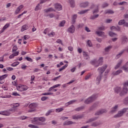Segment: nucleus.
<instances>
[{
	"mask_svg": "<svg viewBox=\"0 0 128 128\" xmlns=\"http://www.w3.org/2000/svg\"><path fill=\"white\" fill-rule=\"evenodd\" d=\"M46 120V118L44 117L34 118L31 120L33 124H29L28 127L32 128H39L40 127L38 126H42V124H44V122Z\"/></svg>",
	"mask_w": 128,
	"mask_h": 128,
	"instance_id": "nucleus-1",
	"label": "nucleus"
},
{
	"mask_svg": "<svg viewBox=\"0 0 128 128\" xmlns=\"http://www.w3.org/2000/svg\"><path fill=\"white\" fill-rule=\"evenodd\" d=\"M102 60H104V58H100L98 61H96V60H94L91 61L90 64L93 66H96V68H98V66L100 64H102Z\"/></svg>",
	"mask_w": 128,
	"mask_h": 128,
	"instance_id": "nucleus-2",
	"label": "nucleus"
},
{
	"mask_svg": "<svg viewBox=\"0 0 128 128\" xmlns=\"http://www.w3.org/2000/svg\"><path fill=\"white\" fill-rule=\"evenodd\" d=\"M16 88L18 92H26L28 90V87L26 85L20 84L16 86Z\"/></svg>",
	"mask_w": 128,
	"mask_h": 128,
	"instance_id": "nucleus-3",
	"label": "nucleus"
},
{
	"mask_svg": "<svg viewBox=\"0 0 128 128\" xmlns=\"http://www.w3.org/2000/svg\"><path fill=\"white\" fill-rule=\"evenodd\" d=\"M128 110V108H124L122 109V110L118 112V114L114 116V118H120V116H122L124 115V114L126 112V110Z\"/></svg>",
	"mask_w": 128,
	"mask_h": 128,
	"instance_id": "nucleus-4",
	"label": "nucleus"
},
{
	"mask_svg": "<svg viewBox=\"0 0 128 128\" xmlns=\"http://www.w3.org/2000/svg\"><path fill=\"white\" fill-rule=\"evenodd\" d=\"M16 111V109L14 108H10L9 110V111H2L0 112V114H2L3 116H10V112H14Z\"/></svg>",
	"mask_w": 128,
	"mask_h": 128,
	"instance_id": "nucleus-5",
	"label": "nucleus"
},
{
	"mask_svg": "<svg viewBox=\"0 0 128 128\" xmlns=\"http://www.w3.org/2000/svg\"><path fill=\"white\" fill-rule=\"evenodd\" d=\"M96 98V95H93L91 97H90L87 100H86L84 102L85 104H90L91 102H94V100Z\"/></svg>",
	"mask_w": 128,
	"mask_h": 128,
	"instance_id": "nucleus-6",
	"label": "nucleus"
},
{
	"mask_svg": "<svg viewBox=\"0 0 128 128\" xmlns=\"http://www.w3.org/2000/svg\"><path fill=\"white\" fill-rule=\"evenodd\" d=\"M106 68H108V66L106 65H104L102 68H98V70L100 74H104L106 69Z\"/></svg>",
	"mask_w": 128,
	"mask_h": 128,
	"instance_id": "nucleus-7",
	"label": "nucleus"
},
{
	"mask_svg": "<svg viewBox=\"0 0 128 128\" xmlns=\"http://www.w3.org/2000/svg\"><path fill=\"white\" fill-rule=\"evenodd\" d=\"M91 9H94L93 10V14H98V6H95V5H92L90 7Z\"/></svg>",
	"mask_w": 128,
	"mask_h": 128,
	"instance_id": "nucleus-8",
	"label": "nucleus"
},
{
	"mask_svg": "<svg viewBox=\"0 0 128 128\" xmlns=\"http://www.w3.org/2000/svg\"><path fill=\"white\" fill-rule=\"evenodd\" d=\"M88 4H90L88 2H82L80 4L79 6L80 8H86L88 6Z\"/></svg>",
	"mask_w": 128,
	"mask_h": 128,
	"instance_id": "nucleus-9",
	"label": "nucleus"
},
{
	"mask_svg": "<svg viewBox=\"0 0 128 128\" xmlns=\"http://www.w3.org/2000/svg\"><path fill=\"white\" fill-rule=\"evenodd\" d=\"M10 24L9 23L6 24L2 28V30L0 31V34H2V32H4L5 30H6V28H10Z\"/></svg>",
	"mask_w": 128,
	"mask_h": 128,
	"instance_id": "nucleus-10",
	"label": "nucleus"
},
{
	"mask_svg": "<svg viewBox=\"0 0 128 128\" xmlns=\"http://www.w3.org/2000/svg\"><path fill=\"white\" fill-rule=\"evenodd\" d=\"M76 28H74V26L72 25L68 28V32L70 34H74V32Z\"/></svg>",
	"mask_w": 128,
	"mask_h": 128,
	"instance_id": "nucleus-11",
	"label": "nucleus"
},
{
	"mask_svg": "<svg viewBox=\"0 0 128 128\" xmlns=\"http://www.w3.org/2000/svg\"><path fill=\"white\" fill-rule=\"evenodd\" d=\"M19 54H20V52L18 51L15 52H13V54H12L11 55L9 56V58H10V60H12V58H14V56H18Z\"/></svg>",
	"mask_w": 128,
	"mask_h": 128,
	"instance_id": "nucleus-12",
	"label": "nucleus"
},
{
	"mask_svg": "<svg viewBox=\"0 0 128 128\" xmlns=\"http://www.w3.org/2000/svg\"><path fill=\"white\" fill-rule=\"evenodd\" d=\"M54 8L57 10H62V6L58 3L54 4Z\"/></svg>",
	"mask_w": 128,
	"mask_h": 128,
	"instance_id": "nucleus-13",
	"label": "nucleus"
},
{
	"mask_svg": "<svg viewBox=\"0 0 128 128\" xmlns=\"http://www.w3.org/2000/svg\"><path fill=\"white\" fill-rule=\"evenodd\" d=\"M122 44H126V42H128V38H126V36H123L122 38Z\"/></svg>",
	"mask_w": 128,
	"mask_h": 128,
	"instance_id": "nucleus-14",
	"label": "nucleus"
},
{
	"mask_svg": "<svg viewBox=\"0 0 128 128\" xmlns=\"http://www.w3.org/2000/svg\"><path fill=\"white\" fill-rule=\"evenodd\" d=\"M118 106L116 105L114 107L112 108V110L110 111V114H114L116 110H118Z\"/></svg>",
	"mask_w": 128,
	"mask_h": 128,
	"instance_id": "nucleus-15",
	"label": "nucleus"
},
{
	"mask_svg": "<svg viewBox=\"0 0 128 128\" xmlns=\"http://www.w3.org/2000/svg\"><path fill=\"white\" fill-rule=\"evenodd\" d=\"M122 70H124V72H128V62H127L126 64L122 67Z\"/></svg>",
	"mask_w": 128,
	"mask_h": 128,
	"instance_id": "nucleus-16",
	"label": "nucleus"
},
{
	"mask_svg": "<svg viewBox=\"0 0 128 128\" xmlns=\"http://www.w3.org/2000/svg\"><path fill=\"white\" fill-rule=\"evenodd\" d=\"M68 2L71 8H74L76 6L74 0H68Z\"/></svg>",
	"mask_w": 128,
	"mask_h": 128,
	"instance_id": "nucleus-17",
	"label": "nucleus"
},
{
	"mask_svg": "<svg viewBox=\"0 0 128 128\" xmlns=\"http://www.w3.org/2000/svg\"><path fill=\"white\" fill-rule=\"evenodd\" d=\"M58 86H60V84H57L56 85H54V86L50 87L48 89V92H52L54 90V88H58Z\"/></svg>",
	"mask_w": 128,
	"mask_h": 128,
	"instance_id": "nucleus-18",
	"label": "nucleus"
},
{
	"mask_svg": "<svg viewBox=\"0 0 128 128\" xmlns=\"http://www.w3.org/2000/svg\"><path fill=\"white\" fill-rule=\"evenodd\" d=\"M28 107L30 108H31V110H34V108H36V104L32 103L29 105Z\"/></svg>",
	"mask_w": 128,
	"mask_h": 128,
	"instance_id": "nucleus-19",
	"label": "nucleus"
},
{
	"mask_svg": "<svg viewBox=\"0 0 128 128\" xmlns=\"http://www.w3.org/2000/svg\"><path fill=\"white\" fill-rule=\"evenodd\" d=\"M83 56L84 58H86V60H90V56H88V52L84 51L83 52Z\"/></svg>",
	"mask_w": 128,
	"mask_h": 128,
	"instance_id": "nucleus-20",
	"label": "nucleus"
},
{
	"mask_svg": "<svg viewBox=\"0 0 128 128\" xmlns=\"http://www.w3.org/2000/svg\"><path fill=\"white\" fill-rule=\"evenodd\" d=\"M122 60H120L119 62L115 66L114 69L118 70L120 66L122 65Z\"/></svg>",
	"mask_w": 128,
	"mask_h": 128,
	"instance_id": "nucleus-21",
	"label": "nucleus"
},
{
	"mask_svg": "<svg viewBox=\"0 0 128 128\" xmlns=\"http://www.w3.org/2000/svg\"><path fill=\"white\" fill-rule=\"evenodd\" d=\"M84 116L82 115H75L72 116L73 120H78V118H82Z\"/></svg>",
	"mask_w": 128,
	"mask_h": 128,
	"instance_id": "nucleus-22",
	"label": "nucleus"
},
{
	"mask_svg": "<svg viewBox=\"0 0 128 128\" xmlns=\"http://www.w3.org/2000/svg\"><path fill=\"white\" fill-rule=\"evenodd\" d=\"M104 112H106V110H102L96 113L95 116H100V114H102Z\"/></svg>",
	"mask_w": 128,
	"mask_h": 128,
	"instance_id": "nucleus-23",
	"label": "nucleus"
},
{
	"mask_svg": "<svg viewBox=\"0 0 128 128\" xmlns=\"http://www.w3.org/2000/svg\"><path fill=\"white\" fill-rule=\"evenodd\" d=\"M28 30V26L26 24L24 25L22 27L21 32H24V30Z\"/></svg>",
	"mask_w": 128,
	"mask_h": 128,
	"instance_id": "nucleus-24",
	"label": "nucleus"
},
{
	"mask_svg": "<svg viewBox=\"0 0 128 128\" xmlns=\"http://www.w3.org/2000/svg\"><path fill=\"white\" fill-rule=\"evenodd\" d=\"M74 124V122L72 121H66L64 123V126H70V124Z\"/></svg>",
	"mask_w": 128,
	"mask_h": 128,
	"instance_id": "nucleus-25",
	"label": "nucleus"
},
{
	"mask_svg": "<svg viewBox=\"0 0 128 128\" xmlns=\"http://www.w3.org/2000/svg\"><path fill=\"white\" fill-rule=\"evenodd\" d=\"M76 18H78V15L76 14H74L72 16V24H74L76 22Z\"/></svg>",
	"mask_w": 128,
	"mask_h": 128,
	"instance_id": "nucleus-26",
	"label": "nucleus"
},
{
	"mask_svg": "<svg viewBox=\"0 0 128 128\" xmlns=\"http://www.w3.org/2000/svg\"><path fill=\"white\" fill-rule=\"evenodd\" d=\"M110 30H118V32H120V28L118 26H117L116 27L114 26H112V27L110 28Z\"/></svg>",
	"mask_w": 128,
	"mask_h": 128,
	"instance_id": "nucleus-27",
	"label": "nucleus"
},
{
	"mask_svg": "<svg viewBox=\"0 0 128 128\" xmlns=\"http://www.w3.org/2000/svg\"><path fill=\"white\" fill-rule=\"evenodd\" d=\"M122 70H119L116 72H114L112 74H114V76H118V74H122Z\"/></svg>",
	"mask_w": 128,
	"mask_h": 128,
	"instance_id": "nucleus-28",
	"label": "nucleus"
},
{
	"mask_svg": "<svg viewBox=\"0 0 128 128\" xmlns=\"http://www.w3.org/2000/svg\"><path fill=\"white\" fill-rule=\"evenodd\" d=\"M96 34L99 36H104V32H102L96 31Z\"/></svg>",
	"mask_w": 128,
	"mask_h": 128,
	"instance_id": "nucleus-29",
	"label": "nucleus"
},
{
	"mask_svg": "<svg viewBox=\"0 0 128 128\" xmlns=\"http://www.w3.org/2000/svg\"><path fill=\"white\" fill-rule=\"evenodd\" d=\"M120 90H122V88H120V87H116L114 88V92H116V94H118V92H120Z\"/></svg>",
	"mask_w": 128,
	"mask_h": 128,
	"instance_id": "nucleus-30",
	"label": "nucleus"
},
{
	"mask_svg": "<svg viewBox=\"0 0 128 128\" xmlns=\"http://www.w3.org/2000/svg\"><path fill=\"white\" fill-rule=\"evenodd\" d=\"M76 102V100H70L66 104V106H70V104H74V102Z\"/></svg>",
	"mask_w": 128,
	"mask_h": 128,
	"instance_id": "nucleus-31",
	"label": "nucleus"
},
{
	"mask_svg": "<svg viewBox=\"0 0 128 128\" xmlns=\"http://www.w3.org/2000/svg\"><path fill=\"white\" fill-rule=\"evenodd\" d=\"M72 82H74V80H71L70 82H68L66 84H64L62 85V86L64 88H66V86H68L67 84H72Z\"/></svg>",
	"mask_w": 128,
	"mask_h": 128,
	"instance_id": "nucleus-32",
	"label": "nucleus"
},
{
	"mask_svg": "<svg viewBox=\"0 0 128 128\" xmlns=\"http://www.w3.org/2000/svg\"><path fill=\"white\" fill-rule=\"evenodd\" d=\"M6 78H8V74H5L2 76H0V80H4Z\"/></svg>",
	"mask_w": 128,
	"mask_h": 128,
	"instance_id": "nucleus-33",
	"label": "nucleus"
},
{
	"mask_svg": "<svg viewBox=\"0 0 128 128\" xmlns=\"http://www.w3.org/2000/svg\"><path fill=\"white\" fill-rule=\"evenodd\" d=\"M44 12H54V9L52 8L44 10Z\"/></svg>",
	"mask_w": 128,
	"mask_h": 128,
	"instance_id": "nucleus-34",
	"label": "nucleus"
},
{
	"mask_svg": "<svg viewBox=\"0 0 128 128\" xmlns=\"http://www.w3.org/2000/svg\"><path fill=\"white\" fill-rule=\"evenodd\" d=\"M68 64H66L64 66H63L62 67L59 69L58 72H62V70H66V68H68Z\"/></svg>",
	"mask_w": 128,
	"mask_h": 128,
	"instance_id": "nucleus-35",
	"label": "nucleus"
},
{
	"mask_svg": "<svg viewBox=\"0 0 128 128\" xmlns=\"http://www.w3.org/2000/svg\"><path fill=\"white\" fill-rule=\"evenodd\" d=\"M90 10L88 9V10H83L80 11V12H78V14H86V12H89Z\"/></svg>",
	"mask_w": 128,
	"mask_h": 128,
	"instance_id": "nucleus-36",
	"label": "nucleus"
},
{
	"mask_svg": "<svg viewBox=\"0 0 128 128\" xmlns=\"http://www.w3.org/2000/svg\"><path fill=\"white\" fill-rule=\"evenodd\" d=\"M100 80H102V76H98L97 77L96 79V84H100Z\"/></svg>",
	"mask_w": 128,
	"mask_h": 128,
	"instance_id": "nucleus-37",
	"label": "nucleus"
},
{
	"mask_svg": "<svg viewBox=\"0 0 128 128\" xmlns=\"http://www.w3.org/2000/svg\"><path fill=\"white\" fill-rule=\"evenodd\" d=\"M100 122H94L92 123V126H100Z\"/></svg>",
	"mask_w": 128,
	"mask_h": 128,
	"instance_id": "nucleus-38",
	"label": "nucleus"
},
{
	"mask_svg": "<svg viewBox=\"0 0 128 128\" xmlns=\"http://www.w3.org/2000/svg\"><path fill=\"white\" fill-rule=\"evenodd\" d=\"M52 94H54V93H52V92H45V93H42V96H52Z\"/></svg>",
	"mask_w": 128,
	"mask_h": 128,
	"instance_id": "nucleus-39",
	"label": "nucleus"
},
{
	"mask_svg": "<svg viewBox=\"0 0 128 128\" xmlns=\"http://www.w3.org/2000/svg\"><path fill=\"white\" fill-rule=\"evenodd\" d=\"M42 10V6L40 4H38L35 8V10Z\"/></svg>",
	"mask_w": 128,
	"mask_h": 128,
	"instance_id": "nucleus-40",
	"label": "nucleus"
},
{
	"mask_svg": "<svg viewBox=\"0 0 128 128\" xmlns=\"http://www.w3.org/2000/svg\"><path fill=\"white\" fill-rule=\"evenodd\" d=\"M18 64H20V62H16L12 63L11 66H18Z\"/></svg>",
	"mask_w": 128,
	"mask_h": 128,
	"instance_id": "nucleus-41",
	"label": "nucleus"
},
{
	"mask_svg": "<svg viewBox=\"0 0 128 128\" xmlns=\"http://www.w3.org/2000/svg\"><path fill=\"white\" fill-rule=\"evenodd\" d=\"M62 110H64V108H61L56 109V112H62Z\"/></svg>",
	"mask_w": 128,
	"mask_h": 128,
	"instance_id": "nucleus-42",
	"label": "nucleus"
},
{
	"mask_svg": "<svg viewBox=\"0 0 128 128\" xmlns=\"http://www.w3.org/2000/svg\"><path fill=\"white\" fill-rule=\"evenodd\" d=\"M98 14H97L96 15H94L90 16L91 20H94L95 18H98Z\"/></svg>",
	"mask_w": 128,
	"mask_h": 128,
	"instance_id": "nucleus-43",
	"label": "nucleus"
},
{
	"mask_svg": "<svg viewBox=\"0 0 128 128\" xmlns=\"http://www.w3.org/2000/svg\"><path fill=\"white\" fill-rule=\"evenodd\" d=\"M91 76H92V74H88L85 76V80H88L89 78H91Z\"/></svg>",
	"mask_w": 128,
	"mask_h": 128,
	"instance_id": "nucleus-44",
	"label": "nucleus"
},
{
	"mask_svg": "<svg viewBox=\"0 0 128 128\" xmlns=\"http://www.w3.org/2000/svg\"><path fill=\"white\" fill-rule=\"evenodd\" d=\"M18 50V46H14L12 49V52H16Z\"/></svg>",
	"mask_w": 128,
	"mask_h": 128,
	"instance_id": "nucleus-45",
	"label": "nucleus"
},
{
	"mask_svg": "<svg viewBox=\"0 0 128 128\" xmlns=\"http://www.w3.org/2000/svg\"><path fill=\"white\" fill-rule=\"evenodd\" d=\"M109 36H110L114 37V36H116L117 35H116V34L112 32H110Z\"/></svg>",
	"mask_w": 128,
	"mask_h": 128,
	"instance_id": "nucleus-46",
	"label": "nucleus"
},
{
	"mask_svg": "<svg viewBox=\"0 0 128 128\" xmlns=\"http://www.w3.org/2000/svg\"><path fill=\"white\" fill-rule=\"evenodd\" d=\"M125 22V21L124 20H120L119 22H118V25L119 26H122V24H124Z\"/></svg>",
	"mask_w": 128,
	"mask_h": 128,
	"instance_id": "nucleus-47",
	"label": "nucleus"
},
{
	"mask_svg": "<svg viewBox=\"0 0 128 128\" xmlns=\"http://www.w3.org/2000/svg\"><path fill=\"white\" fill-rule=\"evenodd\" d=\"M114 11L110 10H106V12H105V14H114Z\"/></svg>",
	"mask_w": 128,
	"mask_h": 128,
	"instance_id": "nucleus-48",
	"label": "nucleus"
},
{
	"mask_svg": "<svg viewBox=\"0 0 128 128\" xmlns=\"http://www.w3.org/2000/svg\"><path fill=\"white\" fill-rule=\"evenodd\" d=\"M52 112H54V110H49L46 114V116H50V114Z\"/></svg>",
	"mask_w": 128,
	"mask_h": 128,
	"instance_id": "nucleus-49",
	"label": "nucleus"
},
{
	"mask_svg": "<svg viewBox=\"0 0 128 128\" xmlns=\"http://www.w3.org/2000/svg\"><path fill=\"white\" fill-rule=\"evenodd\" d=\"M122 54H124V51L120 52V53H119L118 54H117L116 56V58H118Z\"/></svg>",
	"mask_w": 128,
	"mask_h": 128,
	"instance_id": "nucleus-50",
	"label": "nucleus"
},
{
	"mask_svg": "<svg viewBox=\"0 0 128 128\" xmlns=\"http://www.w3.org/2000/svg\"><path fill=\"white\" fill-rule=\"evenodd\" d=\"M66 24V20L62 21L59 24L60 26H64Z\"/></svg>",
	"mask_w": 128,
	"mask_h": 128,
	"instance_id": "nucleus-51",
	"label": "nucleus"
},
{
	"mask_svg": "<svg viewBox=\"0 0 128 128\" xmlns=\"http://www.w3.org/2000/svg\"><path fill=\"white\" fill-rule=\"evenodd\" d=\"M84 107L82 106L75 109V110H76V112H80V110H84Z\"/></svg>",
	"mask_w": 128,
	"mask_h": 128,
	"instance_id": "nucleus-52",
	"label": "nucleus"
},
{
	"mask_svg": "<svg viewBox=\"0 0 128 128\" xmlns=\"http://www.w3.org/2000/svg\"><path fill=\"white\" fill-rule=\"evenodd\" d=\"M13 108H18V106H20V104L18 103H14L12 105Z\"/></svg>",
	"mask_w": 128,
	"mask_h": 128,
	"instance_id": "nucleus-53",
	"label": "nucleus"
},
{
	"mask_svg": "<svg viewBox=\"0 0 128 128\" xmlns=\"http://www.w3.org/2000/svg\"><path fill=\"white\" fill-rule=\"evenodd\" d=\"M25 58L28 62H32V58H29V57H26Z\"/></svg>",
	"mask_w": 128,
	"mask_h": 128,
	"instance_id": "nucleus-54",
	"label": "nucleus"
},
{
	"mask_svg": "<svg viewBox=\"0 0 128 128\" xmlns=\"http://www.w3.org/2000/svg\"><path fill=\"white\" fill-rule=\"evenodd\" d=\"M87 44H88V46H92V42L90 40L87 42Z\"/></svg>",
	"mask_w": 128,
	"mask_h": 128,
	"instance_id": "nucleus-55",
	"label": "nucleus"
},
{
	"mask_svg": "<svg viewBox=\"0 0 128 128\" xmlns=\"http://www.w3.org/2000/svg\"><path fill=\"white\" fill-rule=\"evenodd\" d=\"M48 98L46 97V96H42V98H41V100L42 101V102H44V100H48Z\"/></svg>",
	"mask_w": 128,
	"mask_h": 128,
	"instance_id": "nucleus-56",
	"label": "nucleus"
},
{
	"mask_svg": "<svg viewBox=\"0 0 128 128\" xmlns=\"http://www.w3.org/2000/svg\"><path fill=\"white\" fill-rule=\"evenodd\" d=\"M124 102L126 104H128V97L125 98V99L124 100Z\"/></svg>",
	"mask_w": 128,
	"mask_h": 128,
	"instance_id": "nucleus-57",
	"label": "nucleus"
},
{
	"mask_svg": "<svg viewBox=\"0 0 128 128\" xmlns=\"http://www.w3.org/2000/svg\"><path fill=\"white\" fill-rule=\"evenodd\" d=\"M20 10L17 8L15 11V14H20Z\"/></svg>",
	"mask_w": 128,
	"mask_h": 128,
	"instance_id": "nucleus-58",
	"label": "nucleus"
},
{
	"mask_svg": "<svg viewBox=\"0 0 128 128\" xmlns=\"http://www.w3.org/2000/svg\"><path fill=\"white\" fill-rule=\"evenodd\" d=\"M112 48V46H108V47H107L105 48V51L109 52L110 50V48Z\"/></svg>",
	"mask_w": 128,
	"mask_h": 128,
	"instance_id": "nucleus-59",
	"label": "nucleus"
},
{
	"mask_svg": "<svg viewBox=\"0 0 128 128\" xmlns=\"http://www.w3.org/2000/svg\"><path fill=\"white\" fill-rule=\"evenodd\" d=\"M96 120V118H91V119H90L86 122H87V124L88 122H94V120Z\"/></svg>",
	"mask_w": 128,
	"mask_h": 128,
	"instance_id": "nucleus-60",
	"label": "nucleus"
},
{
	"mask_svg": "<svg viewBox=\"0 0 128 128\" xmlns=\"http://www.w3.org/2000/svg\"><path fill=\"white\" fill-rule=\"evenodd\" d=\"M56 34V33L54 32H51L50 34H49L48 36H54Z\"/></svg>",
	"mask_w": 128,
	"mask_h": 128,
	"instance_id": "nucleus-61",
	"label": "nucleus"
},
{
	"mask_svg": "<svg viewBox=\"0 0 128 128\" xmlns=\"http://www.w3.org/2000/svg\"><path fill=\"white\" fill-rule=\"evenodd\" d=\"M12 96H20V94H18L16 92H12Z\"/></svg>",
	"mask_w": 128,
	"mask_h": 128,
	"instance_id": "nucleus-62",
	"label": "nucleus"
},
{
	"mask_svg": "<svg viewBox=\"0 0 128 128\" xmlns=\"http://www.w3.org/2000/svg\"><path fill=\"white\" fill-rule=\"evenodd\" d=\"M118 4H120V6H122V4H128V3H126V2H120Z\"/></svg>",
	"mask_w": 128,
	"mask_h": 128,
	"instance_id": "nucleus-63",
	"label": "nucleus"
},
{
	"mask_svg": "<svg viewBox=\"0 0 128 128\" xmlns=\"http://www.w3.org/2000/svg\"><path fill=\"white\" fill-rule=\"evenodd\" d=\"M28 38H30V36H28V35L24 36V40H28Z\"/></svg>",
	"mask_w": 128,
	"mask_h": 128,
	"instance_id": "nucleus-64",
	"label": "nucleus"
}]
</instances>
